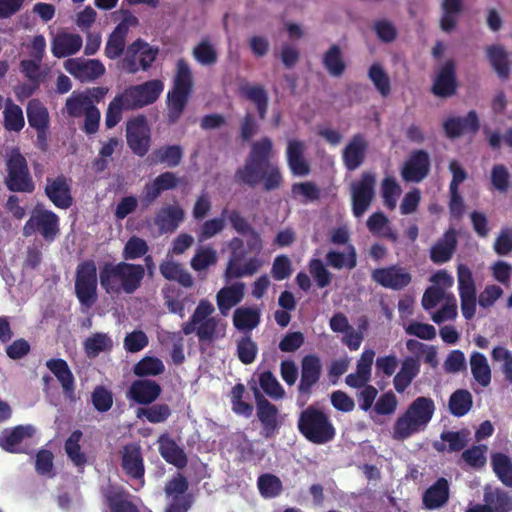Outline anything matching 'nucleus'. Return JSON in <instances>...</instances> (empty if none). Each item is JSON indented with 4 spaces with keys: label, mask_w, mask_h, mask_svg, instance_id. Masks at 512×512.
Wrapping results in <instances>:
<instances>
[{
    "label": "nucleus",
    "mask_w": 512,
    "mask_h": 512,
    "mask_svg": "<svg viewBox=\"0 0 512 512\" xmlns=\"http://www.w3.org/2000/svg\"><path fill=\"white\" fill-rule=\"evenodd\" d=\"M165 371V366L161 359L154 356H145L133 366V373L140 379L145 377H155Z\"/></svg>",
    "instance_id": "51"
},
{
    "label": "nucleus",
    "mask_w": 512,
    "mask_h": 512,
    "mask_svg": "<svg viewBox=\"0 0 512 512\" xmlns=\"http://www.w3.org/2000/svg\"><path fill=\"white\" fill-rule=\"evenodd\" d=\"M371 278L380 286L395 291L404 289L412 281V275L400 265L376 268L372 271Z\"/></svg>",
    "instance_id": "15"
},
{
    "label": "nucleus",
    "mask_w": 512,
    "mask_h": 512,
    "mask_svg": "<svg viewBox=\"0 0 512 512\" xmlns=\"http://www.w3.org/2000/svg\"><path fill=\"white\" fill-rule=\"evenodd\" d=\"M220 319L217 317H210L209 319L199 322L195 326L194 333H196L200 342H212L215 339L224 335V327L219 330Z\"/></svg>",
    "instance_id": "53"
},
{
    "label": "nucleus",
    "mask_w": 512,
    "mask_h": 512,
    "mask_svg": "<svg viewBox=\"0 0 512 512\" xmlns=\"http://www.w3.org/2000/svg\"><path fill=\"white\" fill-rule=\"evenodd\" d=\"M368 142L362 134H355L343 150V162L348 171L359 168L366 158Z\"/></svg>",
    "instance_id": "23"
},
{
    "label": "nucleus",
    "mask_w": 512,
    "mask_h": 512,
    "mask_svg": "<svg viewBox=\"0 0 512 512\" xmlns=\"http://www.w3.org/2000/svg\"><path fill=\"white\" fill-rule=\"evenodd\" d=\"M82 47V38L78 34L62 32L52 40L51 51L56 58H65L76 54Z\"/></svg>",
    "instance_id": "30"
},
{
    "label": "nucleus",
    "mask_w": 512,
    "mask_h": 512,
    "mask_svg": "<svg viewBox=\"0 0 512 512\" xmlns=\"http://www.w3.org/2000/svg\"><path fill=\"white\" fill-rule=\"evenodd\" d=\"M255 395L257 402V417L262 424L261 434L266 439H270L277 434L280 428V422L278 421V408L260 395L257 389H255Z\"/></svg>",
    "instance_id": "18"
},
{
    "label": "nucleus",
    "mask_w": 512,
    "mask_h": 512,
    "mask_svg": "<svg viewBox=\"0 0 512 512\" xmlns=\"http://www.w3.org/2000/svg\"><path fill=\"white\" fill-rule=\"evenodd\" d=\"M121 467L131 479L144 484L145 466L141 446L138 443H128L121 451Z\"/></svg>",
    "instance_id": "16"
},
{
    "label": "nucleus",
    "mask_w": 512,
    "mask_h": 512,
    "mask_svg": "<svg viewBox=\"0 0 512 512\" xmlns=\"http://www.w3.org/2000/svg\"><path fill=\"white\" fill-rule=\"evenodd\" d=\"M153 155L156 162L173 168L180 164L183 158V149L180 145H167L156 149Z\"/></svg>",
    "instance_id": "57"
},
{
    "label": "nucleus",
    "mask_w": 512,
    "mask_h": 512,
    "mask_svg": "<svg viewBox=\"0 0 512 512\" xmlns=\"http://www.w3.org/2000/svg\"><path fill=\"white\" fill-rule=\"evenodd\" d=\"M162 388L158 382L151 379H136L127 389V399L143 406L153 404L161 395Z\"/></svg>",
    "instance_id": "17"
},
{
    "label": "nucleus",
    "mask_w": 512,
    "mask_h": 512,
    "mask_svg": "<svg viewBox=\"0 0 512 512\" xmlns=\"http://www.w3.org/2000/svg\"><path fill=\"white\" fill-rule=\"evenodd\" d=\"M82 436V431L76 429L70 434V436L67 438L64 444V449L67 454V457L75 466L79 468H83L87 463V457L85 453L81 451L80 447V441Z\"/></svg>",
    "instance_id": "46"
},
{
    "label": "nucleus",
    "mask_w": 512,
    "mask_h": 512,
    "mask_svg": "<svg viewBox=\"0 0 512 512\" xmlns=\"http://www.w3.org/2000/svg\"><path fill=\"white\" fill-rule=\"evenodd\" d=\"M144 277L143 265L126 261L105 262L99 270L100 285L107 294H133L141 287Z\"/></svg>",
    "instance_id": "2"
},
{
    "label": "nucleus",
    "mask_w": 512,
    "mask_h": 512,
    "mask_svg": "<svg viewBox=\"0 0 512 512\" xmlns=\"http://www.w3.org/2000/svg\"><path fill=\"white\" fill-rule=\"evenodd\" d=\"M126 142L135 155L143 157L148 153L151 130L144 115L132 117L126 122Z\"/></svg>",
    "instance_id": "12"
},
{
    "label": "nucleus",
    "mask_w": 512,
    "mask_h": 512,
    "mask_svg": "<svg viewBox=\"0 0 512 512\" xmlns=\"http://www.w3.org/2000/svg\"><path fill=\"white\" fill-rule=\"evenodd\" d=\"M484 502L492 507L493 512H512V495L501 488L486 490Z\"/></svg>",
    "instance_id": "47"
},
{
    "label": "nucleus",
    "mask_w": 512,
    "mask_h": 512,
    "mask_svg": "<svg viewBox=\"0 0 512 512\" xmlns=\"http://www.w3.org/2000/svg\"><path fill=\"white\" fill-rule=\"evenodd\" d=\"M376 176L372 172H363L359 180L351 184L352 212L360 218L369 209L375 197Z\"/></svg>",
    "instance_id": "11"
},
{
    "label": "nucleus",
    "mask_w": 512,
    "mask_h": 512,
    "mask_svg": "<svg viewBox=\"0 0 512 512\" xmlns=\"http://www.w3.org/2000/svg\"><path fill=\"white\" fill-rule=\"evenodd\" d=\"M3 126L9 132H20L25 126L22 108L15 104L10 98L5 101Z\"/></svg>",
    "instance_id": "37"
},
{
    "label": "nucleus",
    "mask_w": 512,
    "mask_h": 512,
    "mask_svg": "<svg viewBox=\"0 0 512 512\" xmlns=\"http://www.w3.org/2000/svg\"><path fill=\"white\" fill-rule=\"evenodd\" d=\"M258 353V346L252 340L251 335L242 336L237 340L236 354L241 363L248 365L255 361Z\"/></svg>",
    "instance_id": "60"
},
{
    "label": "nucleus",
    "mask_w": 512,
    "mask_h": 512,
    "mask_svg": "<svg viewBox=\"0 0 512 512\" xmlns=\"http://www.w3.org/2000/svg\"><path fill=\"white\" fill-rule=\"evenodd\" d=\"M26 115L28 123L33 129L50 127L48 109L39 99L34 98L29 100L26 106Z\"/></svg>",
    "instance_id": "36"
},
{
    "label": "nucleus",
    "mask_w": 512,
    "mask_h": 512,
    "mask_svg": "<svg viewBox=\"0 0 512 512\" xmlns=\"http://www.w3.org/2000/svg\"><path fill=\"white\" fill-rule=\"evenodd\" d=\"M171 414V408L165 403L151 404L145 407H139L136 410L137 418H145L148 422L153 424L167 421Z\"/></svg>",
    "instance_id": "50"
},
{
    "label": "nucleus",
    "mask_w": 512,
    "mask_h": 512,
    "mask_svg": "<svg viewBox=\"0 0 512 512\" xmlns=\"http://www.w3.org/2000/svg\"><path fill=\"white\" fill-rule=\"evenodd\" d=\"M257 486L260 494L264 498H275L279 496L283 490L280 478L271 473L261 474L257 479Z\"/></svg>",
    "instance_id": "56"
},
{
    "label": "nucleus",
    "mask_w": 512,
    "mask_h": 512,
    "mask_svg": "<svg viewBox=\"0 0 512 512\" xmlns=\"http://www.w3.org/2000/svg\"><path fill=\"white\" fill-rule=\"evenodd\" d=\"M259 384L262 390L273 399H282L285 396V390L274 376V374L267 370L259 375Z\"/></svg>",
    "instance_id": "62"
},
{
    "label": "nucleus",
    "mask_w": 512,
    "mask_h": 512,
    "mask_svg": "<svg viewBox=\"0 0 512 512\" xmlns=\"http://www.w3.org/2000/svg\"><path fill=\"white\" fill-rule=\"evenodd\" d=\"M402 193L400 185L396 179L392 176L385 177L381 182V196L383 203L389 210H393L396 207L397 198Z\"/></svg>",
    "instance_id": "59"
},
{
    "label": "nucleus",
    "mask_w": 512,
    "mask_h": 512,
    "mask_svg": "<svg viewBox=\"0 0 512 512\" xmlns=\"http://www.w3.org/2000/svg\"><path fill=\"white\" fill-rule=\"evenodd\" d=\"M450 489L446 478H438L422 496L423 507L427 510H436L443 507L449 500Z\"/></svg>",
    "instance_id": "28"
},
{
    "label": "nucleus",
    "mask_w": 512,
    "mask_h": 512,
    "mask_svg": "<svg viewBox=\"0 0 512 512\" xmlns=\"http://www.w3.org/2000/svg\"><path fill=\"white\" fill-rule=\"evenodd\" d=\"M192 56L202 66H212L218 61V53L208 38L202 39L192 50Z\"/></svg>",
    "instance_id": "54"
},
{
    "label": "nucleus",
    "mask_w": 512,
    "mask_h": 512,
    "mask_svg": "<svg viewBox=\"0 0 512 512\" xmlns=\"http://www.w3.org/2000/svg\"><path fill=\"white\" fill-rule=\"evenodd\" d=\"M434 412L435 404L430 397H417L394 422L392 438L396 441H404L424 431L431 421Z\"/></svg>",
    "instance_id": "3"
},
{
    "label": "nucleus",
    "mask_w": 512,
    "mask_h": 512,
    "mask_svg": "<svg viewBox=\"0 0 512 512\" xmlns=\"http://www.w3.org/2000/svg\"><path fill=\"white\" fill-rule=\"evenodd\" d=\"M158 54V47L151 46L148 42L138 38L127 47L121 61L122 69L129 74H135L139 70L147 71L155 62Z\"/></svg>",
    "instance_id": "8"
},
{
    "label": "nucleus",
    "mask_w": 512,
    "mask_h": 512,
    "mask_svg": "<svg viewBox=\"0 0 512 512\" xmlns=\"http://www.w3.org/2000/svg\"><path fill=\"white\" fill-rule=\"evenodd\" d=\"M471 373L475 381L482 387H487L491 383V368L487 358L480 352H473L470 356Z\"/></svg>",
    "instance_id": "40"
},
{
    "label": "nucleus",
    "mask_w": 512,
    "mask_h": 512,
    "mask_svg": "<svg viewBox=\"0 0 512 512\" xmlns=\"http://www.w3.org/2000/svg\"><path fill=\"white\" fill-rule=\"evenodd\" d=\"M441 9L440 27L444 32H451L455 29L458 16L463 10V0H443Z\"/></svg>",
    "instance_id": "39"
},
{
    "label": "nucleus",
    "mask_w": 512,
    "mask_h": 512,
    "mask_svg": "<svg viewBox=\"0 0 512 512\" xmlns=\"http://www.w3.org/2000/svg\"><path fill=\"white\" fill-rule=\"evenodd\" d=\"M240 93L255 105L259 119L264 120L269 105V96L266 89L261 85L245 84L240 87Z\"/></svg>",
    "instance_id": "33"
},
{
    "label": "nucleus",
    "mask_w": 512,
    "mask_h": 512,
    "mask_svg": "<svg viewBox=\"0 0 512 512\" xmlns=\"http://www.w3.org/2000/svg\"><path fill=\"white\" fill-rule=\"evenodd\" d=\"M184 219V211L179 205L161 208L155 215L154 223L161 233L174 232Z\"/></svg>",
    "instance_id": "31"
},
{
    "label": "nucleus",
    "mask_w": 512,
    "mask_h": 512,
    "mask_svg": "<svg viewBox=\"0 0 512 512\" xmlns=\"http://www.w3.org/2000/svg\"><path fill=\"white\" fill-rule=\"evenodd\" d=\"M163 90V81L153 79L142 84L129 86L121 94L129 109L138 110L155 103Z\"/></svg>",
    "instance_id": "10"
},
{
    "label": "nucleus",
    "mask_w": 512,
    "mask_h": 512,
    "mask_svg": "<svg viewBox=\"0 0 512 512\" xmlns=\"http://www.w3.org/2000/svg\"><path fill=\"white\" fill-rule=\"evenodd\" d=\"M297 428L307 441L316 445L331 442L336 436V429L329 416L313 405L301 411Z\"/></svg>",
    "instance_id": "5"
},
{
    "label": "nucleus",
    "mask_w": 512,
    "mask_h": 512,
    "mask_svg": "<svg viewBox=\"0 0 512 512\" xmlns=\"http://www.w3.org/2000/svg\"><path fill=\"white\" fill-rule=\"evenodd\" d=\"M457 247V232L449 228L434 244L430 251V258L434 263L442 264L452 258Z\"/></svg>",
    "instance_id": "29"
},
{
    "label": "nucleus",
    "mask_w": 512,
    "mask_h": 512,
    "mask_svg": "<svg viewBox=\"0 0 512 512\" xmlns=\"http://www.w3.org/2000/svg\"><path fill=\"white\" fill-rule=\"evenodd\" d=\"M261 320L260 311L251 307H239L233 314V325L239 331H251Z\"/></svg>",
    "instance_id": "38"
},
{
    "label": "nucleus",
    "mask_w": 512,
    "mask_h": 512,
    "mask_svg": "<svg viewBox=\"0 0 512 512\" xmlns=\"http://www.w3.org/2000/svg\"><path fill=\"white\" fill-rule=\"evenodd\" d=\"M159 270L165 279L176 281L184 288H191L194 284L192 275L180 263L166 260L160 264Z\"/></svg>",
    "instance_id": "34"
},
{
    "label": "nucleus",
    "mask_w": 512,
    "mask_h": 512,
    "mask_svg": "<svg viewBox=\"0 0 512 512\" xmlns=\"http://www.w3.org/2000/svg\"><path fill=\"white\" fill-rule=\"evenodd\" d=\"M64 67L72 76L82 82L98 79L105 73L104 65L97 59H68Z\"/></svg>",
    "instance_id": "19"
},
{
    "label": "nucleus",
    "mask_w": 512,
    "mask_h": 512,
    "mask_svg": "<svg viewBox=\"0 0 512 512\" xmlns=\"http://www.w3.org/2000/svg\"><path fill=\"white\" fill-rule=\"evenodd\" d=\"M487 57L497 75L507 79L510 74L508 53L501 45H491L487 48Z\"/></svg>",
    "instance_id": "41"
},
{
    "label": "nucleus",
    "mask_w": 512,
    "mask_h": 512,
    "mask_svg": "<svg viewBox=\"0 0 512 512\" xmlns=\"http://www.w3.org/2000/svg\"><path fill=\"white\" fill-rule=\"evenodd\" d=\"M272 149V140L267 136L253 142L244 165L235 172V180L250 187L263 182L266 191L279 188L283 177L279 167L270 162Z\"/></svg>",
    "instance_id": "1"
},
{
    "label": "nucleus",
    "mask_w": 512,
    "mask_h": 512,
    "mask_svg": "<svg viewBox=\"0 0 512 512\" xmlns=\"http://www.w3.org/2000/svg\"><path fill=\"white\" fill-rule=\"evenodd\" d=\"M98 276L94 260L81 261L75 271L74 290L82 308H92L98 300Z\"/></svg>",
    "instance_id": "7"
},
{
    "label": "nucleus",
    "mask_w": 512,
    "mask_h": 512,
    "mask_svg": "<svg viewBox=\"0 0 512 512\" xmlns=\"http://www.w3.org/2000/svg\"><path fill=\"white\" fill-rule=\"evenodd\" d=\"M194 79L189 63L180 58L176 62L172 88L167 93V123L176 124L189 102L193 92Z\"/></svg>",
    "instance_id": "4"
},
{
    "label": "nucleus",
    "mask_w": 512,
    "mask_h": 512,
    "mask_svg": "<svg viewBox=\"0 0 512 512\" xmlns=\"http://www.w3.org/2000/svg\"><path fill=\"white\" fill-rule=\"evenodd\" d=\"M322 374L320 358L315 354H309L301 360V377L298 391L302 395L309 396L313 387L319 382Z\"/></svg>",
    "instance_id": "20"
},
{
    "label": "nucleus",
    "mask_w": 512,
    "mask_h": 512,
    "mask_svg": "<svg viewBox=\"0 0 512 512\" xmlns=\"http://www.w3.org/2000/svg\"><path fill=\"white\" fill-rule=\"evenodd\" d=\"M35 429L31 425H18L12 429H4L0 435V447L9 453H25L22 443L24 439L31 438Z\"/></svg>",
    "instance_id": "21"
},
{
    "label": "nucleus",
    "mask_w": 512,
    "mask_h": 512,
    "mask_svg": "<svg viewBox=\"0 0 512 512\" xmlns=\"http://www.w3.org/2000/svg\"><path fill=\"white\" fill-rule=\"evenodd\" d=\"M82 436V431L76 429L70 434V436L67 438L64 444V449L67 454V457L75 466L79 468H83L87 463V457L85 453L81 451L80 447V441Z\"/></svg>",
    "instance_id": "45"
},
{
    "label": "nucleus",
    "mask_w": 512,
    "mask_h": 512,
    "mask_svg": "<svg viewBox=\"0 0 512 512\" xmlns=\"http://www.w3.org/2000/svg\"><path fill=\"white\" fill-rule=\"evenodd\" d=\"M326 264L334 269H354L357 265V253L353 245H348L347 253L330 250L325 256Z\"/></svg>",
    "instance_id": "42"
},
{
    "label": "nucleus",
    "mask_w": 512,
    "mask_h": 512,
    "mask_svg": "<svg viewBox=\"0 0 512 512\" xmlns=\"http://www.w3.org/2000/svg\"><path fill=\"white\" fill-rule=\"evenodd\" d=\"M72 180L64 174L54 178L47 177L44 193L52 204L59 209H68L73 204Z\"/></svg>",
    "instance_id": "14"
},
{
    "label": "nucleus",
    "mask_w": 512,
    "mask_h": 512,
    "mask_svg": "<svg viewBox=\"0 0 512 512\" xmlns=\"http://www.w3.org/2000/svg\"><path fill=\"white\" fill-rule=\"evenodd\" d=\"M305 150V143L301 140L291 139L287 143V163L295 176H306L310 173V165L304 157Z\"/></svg>",
    "instance_id": "25"
},
{
    "label": "nucleus",
    "mask_w": 512,
    "mask_h": 512,
    "mask_svg": "<svg viewBox=\"0 0 512 512\" xmlns=\"http://www.w3.org/2000/svg\"><path fill=\"white\" fill-rule=\"evenodd\" d=\"M322 64L328 74L332 77H341L346 71L347 64L339 45L333 44L323 54Z\"/></svg>",
    "instance_id": "35"
},
{
    "label": "nucleus",
    "mask_w": 512,
    "mask_h": 512,
    "mask_svg": "<svg viewBox=\"0 0 512 512\" xmlns=\"http://www.w3.org/2000/svg\"><path fill=\"white\" fill-rule=\"evenodd\" d=\"M214 311L215 308L209 300H200L189 320L182 325L183 334L188 336L194 333L195 326L199 322L212 317L211 315L214 313Z\"/></svg>",
    "instance_id": "49"
},
{
    "label": "nucleus",
    "mask_w": 512,
    "mask_h": 512,
    "mask_svg": "<svg viewBox=\"0 0 512 512\" xmlns=\"http://www.w3.org/2000/svg\"><path fill=\"white\" fill-rule=\"evenodd\" d=\"M158 450L161 457L178 469H183L188 464V458L184 450L170 437L168 433L160 435Z\"/></svg>",
    "instance_id": "27"
},
{
    "label": "nucleus",
    "mask_w": 512,
    "mask_h": 512,
    "mask_svg": "<svg viewBox=\"0 0 512 512\" xmlns=\"http://www.w3.org/2000/svg\"><path fill=\"white\" fill-rule=\"evenodd\" d=\"M6 176L4 184L11 192L32 193L35 183L28 162L19 148H13L6 156Z\"/></svg>",
    "instance_id": "6"
},
{
    "label": "nucleus",
    "mask_w": 512,
    "mask_h": 512,
    "mask_svg": "<svg viewBox=\"0 0 512 512\" xmlns=\"http://www.w3.org/2000/svg\"><path fill=\"white\" fill-rule=\"evenodd\" d=\"M491 464L498 479L507 487L512 488V460L504 453H495L491 457Z\"/></svg>",
    "instance_id": "52"
},
{
    "label": "nucleus",
    "mask_w": 512,
    "mask_h": 512,
    "mask_svg": "<svg viewBox=\"0 0 512 512\" xmlns=\"http://www.w3.org/2000/svg\"><path fill=\"white\" fill-rule=\"evenodd\" d=\"M94 106L95 105L89 101L88 97L82 91H74L66 99L63 113L70 118H79L82 117L90 107Z\"/></svg>",
    "instance_id": "44"
},
{
    "label": "nucleus",
    "mask_w": 512,
    "mask_h": 512,
    "mask_svg": "<svg viewBox=\"0 0 512 512\" xmlns=\"http://www.w3.org/2000/svg\"><path fill=\"white\" fill-rule=\"evenodd\" d=\"M59 232L58 215L39 205L33 209L30 218L26 221L22 229V233L25 237H30L38 233L47 242L54 241Z\"/></svg>",
    "instance_id": "9"
},
{
    "label": "nucleus",
    "mask_w": 512,
    "mask_h": 512,
    "mask_svg": "<svg viewBox=\"0 0 512 512\" xmlns=\"http://www.w3.org/2000/svg\"><path fill=\"white\" fill-rule=\"evenodd\" d=\"M113 346L111 338L105 333H94L84 342V350L89 357H96Z\"/></svg>",
    "instance_id": "58"
},
{
    "label": "nucleus",
    "mask_w": 512,
    "mask_h": 512,
    "mask_svg": "<svg viewBox=\"0 0 512 512\" xmlns=\"http://www.w3.org/2000/svg\"><path fill=\"white\" fill-rule=\"evenodd\" d=\"M111 512H139L138 507L122 492H115L106 497Z\"/></svg>",
    "instance_id": "64"
},
{
    "label": "nucleus",
    "mask_w": 512,
    "mask_h": 512,
    "mask_svg": "<svg viewBox=\"0 0 512 512\" xmlns=\"http://www.w3.org/2000/svg\"><path fill=\"white\" fill-rule=\"evenodd\" d=\"M46 367L60 383L64 395L69 399H74L75 377L66 360L62 358H51L46 361Z\"/></svg>",
    "instance_id": "22"
},
{
    "label": "nucleus",
    "mask_w": 512,
    "mask_h": 512,
    "mask_svg": "<svg viewBox=\"0 0 512 512\" xmlns=\"http://www.w3.org/2000/svg\"><path fill=\"white\" fill-rule=\"evenodd\" d=\"M429 153L423 149L413 150L403 163L400 174L405 182L420 183L430 173Z\"/></svg>",
    "instance_id": "13"
},
{
    "label": "nucleus",
    "mask_w": 512,
    "mask_h": 512,
    "mask_svg": "<svg viewBox=\"0 0 512 512\" xmlns=\"http://www.w3.org/2000/svg\"><path fill=\"white\" fill-rule=\"evenodd\" d=\"M124 110L130 111L131 109L127 107L126 100L119 93L108 104L105 113V126L107 129L114 128L122 120Z\"/></svg>",
    "instance_id": "55"
},
{
    "label": "nucleus",
    "mask_w": 512,
    "mask_h": 512,
    "mask_svg": "<svg viewBox=\"0 0 512 512\" xmlns=\"http://www.w3.org/2000/svg\"><path fill=\"white\" fill-rule=\"evenodd\" d=\"M218 262L217 251L212 246H200L190 260L191 268L196 272L205 271Z\"/></svg>",
    "instance_id": "48"
},
{
    "label": "nucleus",
    "mask_w": 512,
    "mask_h": 512,
    "mask_svg": "<svg viewBox=\"0 0 512 512\" xmlns=\"http://www.w3.org/2000/svg\"><path fill=\"white\" fill-rule=\"evenodd\" d=\"M368 77L381 96L387 97L390 94L391 84L389 76L379 63H374L370 66Z\"/></svg>",
    "instance_id": "61"
},
{
    "label": "nucleus",
    "mask_w": 512,
    "mask_h": 512,
    "mask_svg": "<svg viewBox=\"0 0 512 512\" xmlns=\"http://www.w3.org/2000/svg\"><path fill=\"white\" fill-rule=\"evenodd\" d=\"M420 372V362L417 358L406 357L401 365L399 372L394 376L393 385L398 393H403L418 376Z\"/></svg>",
    "instance_id": "32"
},
{
    "label": "nucleus",
    "mask_w": 512,
    "mask_h": 512,
    "mask_svg": "<svg viewBox=\"0 0 512 512\" xmlns=\"http://www.w3.org/2000/svg\"><path fill=\"white\" fill-rule=\"evenodd\" d=\"M457 88L455 64L448 60L441 67L432 86V92L438 97H450L455 94Z\"/></svg>",
    "instance_id": "26"
},
{
    "label": "nucleus",
    "mask_w": 512,
    "mask_h": 512,
    "mask_svg": "<svg viewBox=\"0 0 512 512\" xmlns=\"http://www.w3.org/2000/svg\"><path fill=\"white\" fill-rule=\"evenodd\" d=\"M473 406L472 394L466 389H457L449 398L448 408L455 417H463Z\"/></svg>",
    "instance_id": "43"
},
{
    "label": "nucleus",
    "mask_w": 512,
    "mask_h": 512,
    "mask_svg": "<svg viewBox=\"0 0 512 512\" xmlns=\"http://www.w3.org/2000/svg\"><path fill=\"white\" fill-rule=\"evenodd\" d=\"M246 284L235 282L222 287L216 294V304L222 316H227L229 311L242 302L245 296Z\"/></svg>",
    "instance_id": "24"
},
{
    "label": "nucleus",
    "mask_w": 512,
    "mask_h": 512,
    "mask_svg": "<svg viewBox=\"0 0 512 512\" xmlns=\"http://www.w3.org/2000/svg\"><path fill=\"white\" fill-rule=\"evenodd\" d=\"M149 251V246L147 242L137 236L130 237L122 251V257L127 262L128 260L139 259L145 255Z\"/></svg>",
    "instance_id": "63"
}]
</instances>
